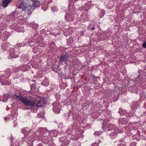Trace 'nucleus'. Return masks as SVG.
Here are the masks:
<instances>
[{
    "instance_id": "1",
    "label": "nucleus",
    "mask_w": 146,
    "mask_h": 146,
    "mask_svg": "<svg viewBox=\"0 0 146 146\" xmlns=\"http://www.w3.org/2000/svg\"><path fill=\"white\" fill-rule=\"evenodd\" d=\"M14 96L16 97L17 99L21 101L25 106H28L31 108H35V110L33 111L36 112V108L38 107H42V101L38 100L37 103H35V101L34 98L31 96H29L27 98H25L22 96L20 93L14 94Z\"/></svg>"
},
{
    "instance_id": "2",
    "label": "nucleus",
    "mask_w": 146,
    "mask_h": 146,
    "mask_svg": "<svg viewBox=\"0 0 146 146\" xmlns=\"http://www.w3.org/2000/svg\"><path fill=\"white\" fill-rule=\"evenodd\" d=\"M33 3L31 4L29 3L31 0H24L21 2L18 7V8L21 9L23 11L28 12L30 14L35 7H38L40 4L39 1L38 0H33Z\"/></svg>"
},
{
    "instance_id": "3",
    "label": "nucleus",
    "mask_w": 146,
    "mask_h": 146,
    "mask_svg": "<svg viewBox=\"0 0 146 146\" xmlns=\"http://www.w3.org/2000/svg\"><path fill=\"white\" fill-rule=\"evenodd\" d=\"M18 14L16 13V11H15L12 13L7 16V18L9 21H14L17 19V16Z\"/></svg>"
},
{
    "instance_id": "4",
    "label": "nucleus",
    "mask_w": 146,
    "mask_h": 146,
    "mask_svg": "<svg viewBox=\"0 0 146 146\" xmlns=\"http://www.w3.org/2000/svg\"><path fill=\"white\" fill-rule=\"evenodd\" d=\"M69 56L68 55L63 54L60 57L59 62L60 63L66 62L69 60Z\"/></svg>"
},
{
    "instance_id": "5",
    "label": "nucleus",
    "mask_w": 146,
    "mask_h": 146,
    "mask_svg": "<svg viewBox=\"0 0 146 146\" xmlns=\"http://www.w3.org/2000/svg\"><path fill=\"white\" fill-rule=\"evenodd\" d=\"M1 82L3 85H9L10 83L8 81V78H6L5 77L2 76L0 77Z\"/></svg>"
},
{
    "instance_id": "6",
    "label": "nucleus",
    "mask_w": 146,
    "mask_h": 146,
    "mask_svg": "<svg viewBox=\"0 0 146 146\" xmlns=\"http://www.w3.org/2000/svg\"><path fill=\"white\" fill-rule=\"evenodd\" d=\"M11 1V0H4L3 1L1 5L3 7H6L10 3Z\"/></svg>"
},
{
    "instance_id": "7",
    "label": "nucleus",
    "mask_w": 146,
    "mask_h": 146,
    "mask_svg": "<svg viewBox=\"0 0 146 146\" xmlns=\"http://www.w3.org/2000/svg\"><path fill=\"white\" fill-rule=\"evenodd\" d=\"M114 125L112 124H110L107 126V128L108 130L111 131L113 129Z\"/></svg>"
},
{
    "instance_id": "8",
    "label": "nucleus",
    "mask_w": 146,
    "mask_h": 146,
    "mask_svg": "<svg viewBox=\"0 0 146 146\" xmlns=\"http://www.w3.org/2000/svg\"><path fill=\"white\" fill-rule=\"evenodd\" d=\"M43 85L45 86H48L49 84V82L47 79H45L42 83Z\"/></svg>"
},
{
    "instance_id": "9",
    "label": "nucleus",
    "mask_w": 146,
    "mask_h": 146,
    "mask_svg": "<svg viewBox=\"0 0 146 146\" xmlns=\"http://www.w3.org/2000/svg\"><path fill=\"white\" fill-rule=\"evenodd\" d=\"M140 99L141 100H144L145 98V95L144 93L143 92H141L140 94Z\"/></svg>"
},
{
    "instance_id": "10",
    "label": "nucleus",
    "mask_w": 146,
    "mask_h": 146,
    "mask_svg": "<svg viewBox=\"0 0 146 146\" xmlns=\"http://www.w3.org/2000/svg\"><path fill=\"white\" fill-rule=\"evenodd\" d=\"M30 131H29V132H28L27 130V128H26L25 129H22L21 130V132L22 133H23L25 135H28L29 134V133Z\"/></svg>"
},
{
    "instance_id": "11",
    "label": "nucleus",
    "mask_w": 146,
    "mask_h": 146,
    "mask_svg": "<svg viewBox=\"0 0 146 146\" xmlns=\"http://www.w3.org/2000/svg\"><path fill=\"white\" fill-rule=\"evenodd\" d=\"M53 110L54 112L56 113H59L60 110L58 108H57L56 107H53Z\"/></svg>"
},
{
    "instance_id": "12",
    "label": "nucleus",
    "mask_w": 146,
    "mask_h": 146,
    "mask_svg": "<svg viewBox=\"0 0 146 146\" xmlns=\"http://www.w3.org/2000/svg\"><path fill=\"white\" fill-rule=\"evenodd\" d=\"M87 7L88 6L86 5L84 6H83L82 9H83L84 11H87V10L89 9V8H88Z\"/></svg>"
},
{
    "instance_id": "13",
    "label": "nucleus",
    "mask_w": 146,
    "mask_h": 146,
    "mask_svg": "<svg viewBox=\"0 0 146 146\" xmlns=\"http://www.w3.org/2000/svg\"><path fill=\"white\" fill-rule=\"evenodd\" d=\"M119 113L122 115L123 114V113L124 112V111L123 110L122 111V110L121 109H119Z\"/></svg>"
},
{
    "instance_id": "14",
    "label": "nucleus",
    "mask_w": 146,
    "mask_h": 146,
    "mask_svg": "<svg viewBox=\"0 0 146 146\" xmlns=\"http://www.w3.org/2000/svg\"><path fill=\"white\" fill-rule=\"evenodd\" d=\"M14 125H13L14 127H16L17 125V120L16 119L14 120Z\"/></svg>"
},
{
    "instance_id": "15",
    "label": "nucleus",
    "mask_w": 146,
    "mask_h": 146,
    "mask_svg": "<svg viewBox=\"0 0 146 146\" xmlns=\"http://www.w3.org/2000/svg\"><path fill=\"white\" fill-rule=\"evenodd\" d=\"M94 134L95 135H97L99 136L100 134V133L99 132L96 131L94 133Z\"/></svg>"
},
{
    "instance_id": "16",
    "label": "nucleus",
    "mask_w": 146,
    "mask_h": 146,
    "mask_svg": "<svg viewBox=\"0 0 146 146\" xmlns=\"http://www.w3.org/2000/svg\"><path fill=\"white\" fill-rule=\"evenodd\" d=\"M142 46L143 47L146 48V42H144L142 44Z\"/></svg>"
},
{
    "instance_id": "17",
    "label": "nucleus",
    "mask_w": 146,
    "mask_h": 146,
    "mask_svg": "<svg viewBox=\"0 0 146 146\" xmlns=\"http://www.w3.org/2000/svg\"><path fill=\"white\" fill-rule=\"evenodd\" d=\"M92 146H98V144L96 143H94L92 145Z\"/></svg>"
},
{
    "instance_id": "18",
    "label": "nucleus",
    "mask_w": 146,
    "mask_h": 146,
    "mask_svg": "<svg viewBox=\"0 0 146 146\" xmlns=\"http://www.w3.org/2000/svg\"><path fill=\"white\" fill-rule=\"evenodd\" d=\"M65 18L66 20L67 21H68L69 20V19L67 17L66 15L65 16Z\"/></svg>"
},
{
    "instance_id": "19",
    "label": "nucleus",
    "mask_w": 146,
    "mask_h": 146,
    "mask_svg": "<svg viewBox=\"0 0 146 146\" xmlns=\"http://www.w3.org/2000/svg\"><path fill=\"white\" fill-rule=\"evenodd\" d=\"M10 118V117L9 118L8 117H6L5 118V119L6 120L9 119Z\"/></svg>"
},
{
    "instance_id": "20",
    "label": "nucleus",
    "mask_w": 146,
    "mask_h": 146,
    "mask_svg": "<svg viewBox=\"0 0 146 146\" xmlns=\"http://www.w3.org/2000/svg\"><path fill=\"white\" fill-rule=\"evenodd\" d=\"M62 86V84H61L60 85V87L61 88H62V89H64V87H63V88H62L61 87V86Z\"/></svg>"
},
{
    "instance_id": "21",
    "label": "nucleus",
    "mask_w": 146,
    "mask_h": 146,
    "mask_svg": "<svg viewBox=\"0 0 146 146\" xmlns=\"http://www.w3.org/2000/svg\"><path fill=\"white\" fill-rule=\"evenodd\" d=\"M117 146H123V145L122 144H121L118 145Z\"/></svg>"
},
{
    "instance_id": "22",
    "label": "nucleus",
    "mask_w": 146,
    "mask_h": 146,
    "mask_svg": "<svg viewBox=\"0 0 146 146\" xmlns=\"http://www.w3.org/2000/svg\"><path fill=\"white\" fill-rule=\"evenodd\" d=\"M42 33H45L44 32L45 31H43L42 30Z\"/></svg>"
},
{
    "instance_id": "23",
    "label": "nucleus",
    "mask_w": 146,
    "mask_h": 146,
    "mask_svg": "<svg viewBox=\"0 0 146 146\" xmlns=\"http://www.w3.org/2000/svg\"><path fill=\"white\" fill-rule=\"evenodd\" d=\"M37 48L36 47H35L34 48V50H37Z\"/></svg>"
},
{
    "instance_id": "24",
    "label": "nucleus",
    "mask_w": 146,
    "mask_h": 146,
    "mask_svg": "<svg viewBox=\"0 0 146 146\" xmlns=\"http://www.w3.org/2000/svg\"><path fill=\"white\" fill-rule=\"evenodd\" d=\"M12 145V146H14V143H12V144H11ZM16 146H17V145H16Z\"/></svg>"
},
{
    "instance_id": "25",
    "label": "nucleus",
    "mask_w": 146,
    "mask_h": 146,
    "mask_svg": "<svg viewBox=\"0 0 146 146\" xmlns=\"http://www.w3.org/2000/svg\"><path fill=\"white\" fill-rule=\"evenodd\" d=\"M94 29H95V28H94V27H93V28L92 29V30H94Z\"/></svg>"
},
{
    "instance_id": "26",
    "label": "nucleus",
    "mask_w": 146,
    "mask_h": 146,
    "mask_svg": "<svg viewBox=\"0 0 146 146\" xmlns=\"http://www.w3.org/2000/svg\"><path fill=\"white\" fill-rule=\"evenodd\" d=\"M6 45H5V44H4L3 46V47L4 46H5Z\"/></svg>"
},
{
    "instance_id": "27",
    "label": "nucleus",
    "mask_w": 146,
    "mask_h": 146,
    "mask_svg": "<svg viewBox=\"0 0 146 146\" xmlns=\"http://www.w3.org/2000/svg\"><path fill=\"white\" fill-rule=\"evenodd\" d=\"M44 5L42 6V9H43V8L44 7Z\"/></svg>"
},
{
    "instance_id": "28",
    "label": "nucleus",
    "mask_w": 146,
    "mask_h": 146,
    "mask_svg": "<svg viewBox=\"0 0 146 146\" xmlns=\"http://www.w3.org/2000/svg\"><path fill=\"white\" fill-rule=\"evenodd\" d=\"M65 68H67V66H65Z\"/></svg>"
},
{
    "instance_id": "29",
    "label": "nucleus",
    "mask_w": 146,
    "mask_h": 146,
    "mask_svg": "<svg viewBox=\"0 0 146 146\" xmlns=\"http://www.w3.org/2000/svg\"><path fill=\"white\" fill-rule=\"evenodd\" d=\"M99 142H101V141H100V140H99Z\"/></svg>"
},
{
    "instance_id": "30",
    "label": "nucleus",
    "mask_w": 146,
    "mask_h": 146,
    "mask_svg": "<svg viewBox=\"0 0 146 146\" xmlns=\"http://www.w3.org/2000/svg\"><path fill=\"white\" fill-rule=\"evenodd\" d=\"M17 144H18V142H17Z\"/></svg>"
},
{
    "instance_id": "31",
    "label": "nucleus",
    "mask_w": 146,
    "mask_h": 146,
    "mask_svg": "<svg viewBox=\"0 0 146 146\" xmlns=\"http://www.w3.org/2000/svg\"><path fill=\"white\" fill-rule=\"evenodd\" d=\"M44 11H45L46 10V9H43Z\"/></svg>"
}]
</instances>
